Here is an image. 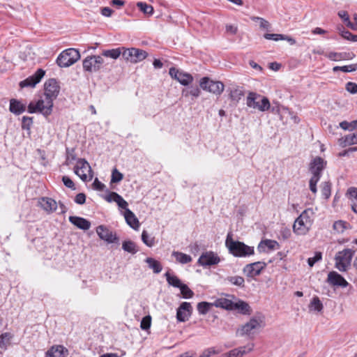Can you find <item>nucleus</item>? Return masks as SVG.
Returning <instances> with one entry per match:
<instances>
[{
    "label": "nucleus",
    "mask_w": 357,
    "mask_h": 357,
    "mask_svg": "<svg viewBox=\"0 0 357 357\" xmlns=\"http://www.w3.org/2000/svg\"><path fill=\"white\" fill-rule=\"evenodd\" d=\"M44 98L36 102L31 101L27 107L29 113H40L45 116H50L52 112L53 102L57 98L60 86L55 79L47 80L44 84Z\"/></svg>",
    "instance_id": "obj_1"
},
{
    "label": "nucleus",
    "mask_w": 357,
    "mask_h": 357,
    "mask_svg": "<svg viewBox=\"0 0 357 357\" xmlns=\"http://www.w3.org/2000/svg\"><path fill=\"white\" fill-rule=\"evenodd\" d=\"M225 245L229 253L236 257H245L254 255V248L245 245L243 242L234 241L232 234L229 233L225 241Z\"/></svg>",
    "instance_id": "obj_2"
},
{
    "label": "nucleus",
    "mask_w": 357,
    "mask_h": 357,
    "mask_svg": "<svg viewBox=\"0 0 357 357\" xmlns=\"http://www.w3.org/2000/svg\"><path fill=\"white\" fill-rule=\"evenodd\" d=\"M327 162L319 156L312 160L310 163L309 169L312 174L310 180V189L313 193L317 192V184L319 182L322 171L326 168Z\"/></svg>",
    "instance_id": "obj_3"
},
{
    "label": "nucleus",
    "mask_w": 357,
    "mask_h": 357,
    "mask_svg": "<svg viewBox=\"0 0 357 357\" xmlns=\"http://www.w3.org/2000/svg\"><path fill=\"white\" fill-rule=\"evenodd\" d=\"M314 212L311 208L304 210L296 219L293 225V231L297 235H305L310 230L312 224Z\"/></svg>",
    "instance_id": "obj_4"
},
{
    "label": "nucleus",
    "mask_w": 357,
    "mask_h": 357,
    "mask_svg": "<svg viewBox=\"0 0 357 357\" xmlns=\"http://www.w3.org/2000/svg\"><path fill=\"white\" fill-rule=\"evenodd\" d=\"M246 105L248 107L266 112L271 107L268 98L261 96L255 92H249L246 98Z\"/></svg>",
    "instance_id": "obj_5"
},
{
    "label": "nucleus",
    "mask_w": 357,
    "mask_h": 357,
    "mask_svg": "<svg viewBox=\"0 0 357 357\" xmlns=\"http://www.w3.org/2000/svg\"><path fill=\"white\" fill-rule=\"evenodd\" d=\"M80 58L79 52L74 49L69 48L63 51L56 59V63L61 68H67L75 62Z\"/></svg>",
    "instance_id": "obj_6"
},
{
    "label": "nucleus",
    "mask_w": 357,
    "mask_h": 357,
    "mask_svg": "<svg viewBox=\"0 0 357 357\" xmlns=\"http://www.w3.org/2000/svg\"><path fill=\"white\" fill-rule=\"evenodd\" d=\"M74 172L83 181H91L93 176L89 163L84 158L77 160V164L74 167Z\"/></svg>",
    "instance_id": "obj_7"
},
{
    "label": "nucleus",
    "mask_w": 357,
    "mask_h": 357,
    "mask_svg": "<svg viewBox=\"0 0 357 357\" xmlns=\"http://www.w3.org/2000/svg\"><path fill=\"white\" fill-rule=\"evenodd\" d=\"M122 50H123L122 52L123 58L126 61H129L132 63L140 62L142 60L145 59L148 56V53L146 51L141 49H137L135 47H123Z\"/></svg>",
    "instance_id": "obj_8"
},
{
    "label": "nucleus",
    "mask_w": 357,
    "mask_h": 357,
    "mask_svg": "<svg viewBox=\"0 0 357 357\" xmlns=\"http://www.w3.org/2000/svg\"><path fill=\"white\" fill-rule=\"evenodd\" d=\"M264 317H254L250 320L245 324L242 327L237 331V334L239 335H250L253 333L255 330L260 329L264 326Z\"/></svg>",
    "instance_id": "obj_9"
},
{
    "label": "nucleus",
    "mask_w": 357,
    "mask_h": 357,
    "mask_svg": "<svg viewBox=\"0 0 357 357\" xmlns=\"http://www.w3.org/2000/svg\"><path fill=\"white\" fill-rule=\"evenodd\" d=\"M199 85L202 89L217 96L222 94L225 89V85L222 82L214 81L207 77L201 79Z\"/></svg>",
    "instance_id": "obj_10"
},
{
    "label": "nucleus",
    "mask_w": 357,
    "mask_h": 357,
    "mask_svg": "<svg viewBox=\"0 0 357 357\" xmlns=\"http://www.w3.org/2000/svg\"><path fill=\"white\" fill-rule=\"evenodd\" d=\"M354 252L351 249H344L335 256V267L340 271H345L350 265Z\"/></svg>",
    "instance_id": "obj_11"
},
{
    "label": "nucleus",
    "mask_w": 357,
    "mask_h": 357,
    "mask_svg": "<svg viewBox=\"0 0 357 357\" xmlns=\"http://www.w3.org/2000/svg\"><path fill=\"white\" fill-rule=\"evenodd\" d=\"M104 60L101 56H87L83 61V68L89 72L97 71L100 68Z\"/></svg>",
    "instance_id": "obj_12"
},
{
    "label": "nucleus",
    "mask_w": 357,
    "mask_h": 357,
    "mask_svg": "<svg viewBox=\"0 0 357 357\" xmlns=\"http://www.w3.org/2000/svg\"><path fill=\"white\" fill-rule=\"evenodd\" d=\"M169 73L172 78L183 86H188L193 81V77L190 74L184 73L175 68H171Z\"/></svg>",
    "instance_id": "obj_13"
},
{
    "label": "nucleus",
    "mask_w": 357,
    "mask_h": 357,
    "mask_svg": "<svg viewBox=\"0 0 357 357\" xmlns=\"http://www.w3.org/2000/svg\"><path fill=\"white\" fill-rule=\"evenodd\" d=\"M220 261L218 255L212 252H205L202 254L198 259V264L202 266H210L218 264Z\"/></svg>",
    "instance_id": "obj_14"
},
{
    "label": "nucleus",
    "mask_w": 357,
    "mask_h": 357,
    "mask_svg": "<svg viewBox=\"0 0 357 357\" xmlns=\"http://www.w3.org/2000/svg\"><path fill=\"white\" fill-rule=\"evenodd\" d=\"M266 266V264L265 262L257 261L247 264L243 268V272L248 277L254 278L259 275Z\"/></svg>",
    "instance_id": "obj_15"
},
{
    "label": "nucleus",
    "mask_w": 357,
    "mask_h": 357,
    "mask_svg": "<svg viewBox=\"0 0 357 357\" xmlns=\"http://www.w3.org/2000/svg\"><path fill=\"white\" fill-rule=\"evenodd\" d=\"M192 312V307L190 303L183 302L176 312V319L178 321L185 322L190 317Z\"/></svg>",
    "instance_id": "obj_16"
},
{
    "label": "nucleus",
    "mask_w": 357,
    "mask_h": 357,
    "mask_svg": "<svg viewBox=\"0 0 357 357\" xmlns=\"http://www.w3.org/2000/svg\"><path fill=\"white\" fill-rule=\"evenodd\" d=\"M227 91L228 92L229 100L234 105H236L245 96L243 87L238 85L231 86L227 89Z\"/></svg>",
    "instance_id": "obj_17"
},
{
    "label": "nucleus",
    "mask_w": 357,
    "mask_h": 357,
    "mask_svg": "<svg viewBox=\"0 0 357 357\" xmlns=\"http://www.w3.org/2000/svg\"><path fill=\"white\" fill-rule=\"evenodd\" d=\"M45 71L43 69H38L36 72L31 76L29 77L26 79L20 82V86L21 88L27 86H35L38 83L40 82L41 79L45 75Z\"/></svg>",
    "instance_id": "obj_18"
},
{
    "label": "nucleus",
    "mask_w": 357,
    "mask_h": 357,
    "mask_svg": "<svg viewBox=\"0 0 357 357\" xmlns=\"http://www.w3.org/2000/svg\"><path fill=\"white\" fill-rule=\"evenodd\" d=\"M96 233L99 238L108 243L115 242L118 238L107 227L100 225L96 228Z\"/></svg>",
    "instance_id": "obj_19"
},
{
    "label": "nucleus",
    "mask_w": 357,
    "mask_h": 357,
    "mask_svg": "<svg viewBox=\"0 0 357 357\" xmlns=\"http://www.w3.org/2000/svg\"><path fill=\"white\" fill-rule=\"evenodd\" d=\"M327 281L333 286H339L341 287H346L349 284L346 280L335 271H332L328 273Z\"/></svg>",
    "instance_id": "obj_20"
},
{
    "label": "nucleus",
    "mask_w": 357,
    "mask_h": 357,
    "mask_svg": "<svg viewBox=\"0 0 357 357\" xmlns=\"http://www.w3.org/2000/svg\"><path fill=\"white\" fill-rule=\"evenodd\" d=\"M325 56L331 61H342V60H351L355 57V54L353 52H330L326 53Z\"/></svg>",
    "instance_id": "obj_21"
},
{
    "label": "nucleus",
    "mask_w": 357,
    "mask_h": 357,
    "mask_svg": "<svg viewBox=\"0 0 357 357\" xmlns=\"http://www.w3.org/2000/svg\"><path fill=\"white\" fill-rule=\"evenodd\" d=\"M279 248L280 245L276 241L266 239L260 242L257 249L260 252H265L279 249Z\"/></svg>",
    "instance_id": "obj_22"
},
{
    "label": "nucleus",
    "mask_w": 357,
    "mask_h": 357,
    "mask_svg": "<svg viewBox=\"0 0 357 357\" xmlns=\"http://www.w3.org/2000/svg\"><path fill=\"white\" fill-rule=\"evenodd\" d=\"M68 349L62 345L52 346L46 353V357H66Z\"/></svg>",
    "instance_id": "obj_23"
},
{
    "label": "nucleus",
    "mask_w": 357,
    "mask_h": 357,
    "mask_svg": "<svg viewBox=\"0 0 357 357\" xmlns=\"http://www.w3.org/2000/svg\"><path fill=\"white\" fill-rule=\"evenodd\" d=\"M69 221L79 229L87 230L91 227V222L85 218L77 216H70Z\"/></svg>",
    "instance_id": "obj_24"
},
{
    "label": "nucleus",
    "mask_w": 357,
    "mask_h": 357,
    "mask_svg": "<svg viewBox=\"0 0 357 357\" xmlns=\"http://www.w3.org/2000/svg\"><path fill=\"white\" fill-rule=\"evenodd\" d=\"M9 110L10 112L19 115L26 110V105L16 99L10 100Z\"/></svg>",
    "instance_id": "obj_25"
},
{
    "label": "nucleus",
    "mask_w": 357,
    "mask_h": 357,
    "mask_svg": "<svg viewBox=\"0 0 357 357\" xmlns=\"http://www.w3.org/2000/svg\"><path fill=\"white\" fill-rule=\"evenodd\" d=\"M39 203L40 206L47 212L55 211L57 208V203L52 198L43 197Z\"/></svg>",
    "instance_id": "obj_26"
},
{
    "label": "nucleus",
    "mask_w": 357,
    "mask_h": 357,
    "mask_svg": "<svg viewBox=\"0 0 357 357\" xmlns=\"http://www.w3.org/2000/svg\"><path fill=\"white\" fill-rule=\"evenodd\" d=\"M252 350V347H240L225 354V357H243L245 354Z\"/></svg>",
    "instance_id": "obj_27"
},
{
    "label": "nucleus",
    "mask_w": 357,
    "mask_h": 357,
    "mask_svg": "<svg viewBox=\"0 0 357 357\" xmlns=\"http://www.w3.org/2000/svg\"><path fill=\"white\" fill-rule=\"evenodd\" d=\"M127 224L132 229L137 230L139 227V222L135 215L130 210L126 209L124 213Z\"/></svg>",
    "instance_id": "obj_28"
},
{
    "label": "nucleus",
    "mask_w": 357,
    "mask_h": 357,
    "mask_svg": "<svg viewBox=\"0 0 357 357\" xmlns=\"http://www.w3.org/2000/svg\"><path fill=\"white\" fill-rule=\"evenodd\" d=\"M338 144L341 147L357 144V132L351 135H347L344 137L340 138L338 139Z\"/></svg>",
    "instance_id": "obj_29"
},
{
    "label": "nucleus",
    "mask_w": 357,
    "mask_h": 357,
    "mask_svg": "<svg viewBox=\"0 0 357 357\" xmlns=\"http://www.w3.org/2000/svg\"><path fill=\"white\" fill-rule=\"evenodd\" d=\"M213 306L225 310H234V302L227 298H219L213 303Z\"/></svg>",
    "instance_id": "obj_30"
},
{
    "label": "nucleus",
    "mask_w": 357,
    "mask_h": 357,
    "mask_svg": "<svg viewBox=\"0 0 357 357\" xmlns=\"http://www.w3.org/2000/svg\"><path fill=\"white\" fill-rule=\"evenodd\" d=\"M234 309L238 310L241 314H250L251 313L250 306L248 303L243 301L234 303Z\"/></svg>",
    "instance_id": "obj_31"
},
{
    "label": "nucleus",
    "mask_w": 357,
    "mask_h": 357,
    "mask_svg": "<svg viewBox=\"0 0 357 357\" xmlns=\"http://www.w3.org/2000/svg\"><path fill=\"white\" fill-rule=\"evenodd\" d=\"M172 256L175 257L177 262L182 264L190 263L192 261V257L190 255L181 252L174 251Z\"/></svg>",
    "instance_id": "obj_32"
},
{
    "label": "nucleus",
    "mask_w": 357,
    "mask_h": 357,
    "mask_svg": "<svg viewBox=\"0 0 357 357\" xmlns=\"http://www.w3.org/2000/svg\"><path fill=\"white\" fill-rule=\"evenodd\" d=\"M145 261L148 264L149 267L153 270V273H159L161 272L162 266L158 261L151 257H147Z\"/></svg>",
    "instance_id": "obj_33"
},
{
    "label": "nucleus",
    "mask_w": 357,
    "mask_h": 357,
    "mask_svg": "<svg viewBox=\"0 0 357 357\" xmlns=\"http://www.w3.org/2000/svg\"><path fill=\"white\" fill-rule=\"evenodd\" d=\"M165 275L166 277L167 282L169 285L174 287L180 288L183 284L177 276L172 275L169 271H167Z\"/></svg>",
    "instance_id": "obj_34"
},
{
    "label": "nucleus",
    "mask_w": 357,
    "mask_h": 357,
    "mask_svg": "<svg viewBox=\"0 0 357 357\" xmlns=\"http://www.w3.org/2000/svg\"><path fill=\"white\" fill-rule=\"evenodd\" d=\"M333 230L338 234L343 233L346 229L350 228V225L344 220H337L333 223Z\"/></svg>",
    "instance_id": "obj_35"
},
{
    "label": "nucleus",
    "mask_w": 357,
    "mask_h": 357,
    "mask_svg": "<svg viewBox=\"0 0 357 357\" xmlns=\"http://www.w3.org/2000/svg\"><path fill=\"white\" fill-rule=\"evenodd\" d=\"M136 6L142 13H144L146 15H152L153 14V7L151 5L147 4L145 2H137Z\"/></svg>",
    "instance_id": "obj_36"
},
{
    "label": "nucleus",
    "mask_w": 357,
    "mask_h": 357,
    "mask_svg": "<svg viewBox=\"0 0 357 357\" xmlns=\"http://www.w3.org/2000/svg\"><path fill=\"white\" fill-rule=\"evenodd\" d=\"M121 48H116L112 50H107L102 52V56L105 57H109L113 59H116L119 57V56L122 54Z\"/></svg>",
    "instance_id": "obj_37"
},
{
    "label": "nucleus",
    "mask_w": 357,
    "mask_h": 357,
    "mask_svg": "<svg viewBox=\"0 0 357 357\" xmlns=\"http://www.w3.org/2000/svg\"><path fill=\"white\" fill-rule=\"evenodd\" d=\"M321 192L323 197L328 199L331 195V183L330 181H325L321 183Z\"/></svg>",
    "instance_id": "obj_38"
},
{
    "label": "nucleus",
    "mask_w": 357,
    "mask_h": 357,
    "mask_svg": "<svg viewBox=\"0 0 357 357\" xmlns=\"http://www.w3.org/2000/svg\"><path fill=\"white\" fill-rule=\"evenodd\" d=\"M122 248L124 251L131 254H135L137 252L136 244L131 241H123Z\"/></svg>",
    "instance_id": "obj_39"
},
{
    "label": "nucleus",
    "mask_w": 357,
    "mask_h": 357,
    "mask_svg": "<svg viewBox=\"0 0 357 357\" xmlns=\"http://www.w3.org/2000/svg\"><path fill=\"white\" fill-rule=\"evenodd\" d=\"M310 310H314L317 312H321L323 310V304L321 302L320 299L315 296L311 301L309 305Z\"/></svg>",
    "instance_id": "obj_40"
},
{
    "label": "nucleus",
    "mask_w": 357,
    "mask_h": 357,
    "mask_svg": "<svg viewBox=\"0 0 357 357\" xmlns=\"http://www.w3.org/2000/svg\"><path fill=\"white\" fill-rule=\"evenodd\" d=\"M211 306H213V303L202 301L197 304V307L200 314H206L210 310Z\"/></svg>",
    "instance_id": "obj_41"
},
{
    "label": "nucleus",
    "mask_w": 357,
    "mask_h": 357,
    "mask_svg": "<svg viewBox=\"0 0 357 357\" xmlns=\"http://www.w3.org/2000/svg\"><path fill=\"white\" fill-rule=\"evenodd\" d=\"M339 126L342 129L344 130L352 131L354 130H357V120H354L351 122L343 121L340 123Z\"/></svg>",
    "instance_id": "obj_42"
},
{
    "label": "nucleus",
    "mask_w": 357,
    "mask_h": 357,
    "mask_svg": "<svg viewBox=\"0 0 357 357\" xmlns=\"http://www.w3.org/2000/svg\"><path fill=\"white\" fill-rule=\"evenodd\" d=\"M357 70V63L351 64L348 66H335L333 68V72H337L339 70L342 71L344 73H350L354 72Z\"/></svg>",
    "instance_id": "obj_43"
},
{
    "label": "nucleus",
    "mask_w": 357,
    "mask_h": 357,
    "mask_svg": "<svg viewBox=\"0 0 357 357\" xmlns=\"http://www.w3.org/2000/svg\"><path fill=\"white\" fill-rule=\"evenodd\" d=\"M142 241L145 245L150 248L155 245V238L150 236L145 230L142 231Z\"/></svg>",
    "instance_id": "obj_44"
},
{
    "label": "nucleus",
    "mask_w": 357,
    "mask_h": 357,
    "mask_svg": "<svg viewBox=\"0 0 357 357\" xmlns=\"http://www.w3.org/2000/svg\"><path fill=\"white\" fill-rule=\"evenodd\" d=\"M226 280L234 285L244 287L245 280L241 276H230L227 277Z\"/></svg>",
    "instance_id": "obj_45"
},
{
    "label": "nucleus",
    "mask_w": 357,
    "mask_h": 357,
    "mask_svg": "<svg viewBox=\"0 0 357 357\" xmlns=\"http://www.w3.org/2000/svg\"><path fill=\"white\" fill-rule=\"evenodd\" d=\"M200 94V90L198 87H191L190 89H185L182 91V95L184 96H192L197 98Z\"/></svg>",
    "instance_id": "obj_46"
},
{
    "label": "nucleus",
    "mask_w": 357,
    "mask_h": 357,
    "mask_svg": "<svg viewBox=\"0 0 357 357\" xmlns=\"http://www.w3.org/2000/svg\"><path fill=\"white\" fill-rule=\"evenodd\" d=\"M179 289L184 298H190L194 296V292L185 284H183Z\"/></svg>",
    "instance_id": "obj_47"
},
{
    "label": "nucleus",
    "mask_w": 357,
    "mask_h": 357,
    "mask_svg": "<svg viewBox=\"0 0 357 357\" xmlns=\"http://www.w3.org/2000/svg\"><path fill=\"white\" fill-rule=\"evenodd\" d=\"M66 154H67V156H66V162H65V164L66 165H70V164H72L73 162V161L77 160L76 155L75 154V151L73 149H67Z\"/></svg>",
    "instance_id": "obj_48"
},
{
    "label": "nucleus",
    "mask_w": 357,
    "mask_h": 357,
    "mask_svg": "<svg viewBox=\"0 0 357 357\" xmlns=\"http://www.w3.org/2000/svg\"><path fill=\"white\" fill-rule=\"evenodd\" d=\"M151 325V317L150 315L145 316L141 321L140 327L142 330L146 331Z\"/></svg>",
    "instance_id": "obj_49"
},
{
    "label": "nucleus",
    "mask_w": 357,
    "mask_h": 357,
    "mask_svg": "<svg viewBox=\"0 0 357 357\" xmlns=\"http://www.w3.org/2000/svg\"><path fill=\"white\" fill-rule=\"evenodd\" d=\"M33 123V117L23 116L22 119V128L29 130Z\"/></svg>",
    "instance_id": "obj_50"
},
{
    "label": "nucleus",
    "mask_w": 357,
    "mask_h": 357,
    "mask_svg": "<svg viewBox=\"0 0 357 357\" xmlns=\"http://www.w3.org/2000/svg\"><path fill=\"white\" fill-rule=\"evenodd\" d=\"M123 174L119 172L116 169H114L112 171V178H111L112 183H119L123 179Z\"/></svg>",
    "instance_id": "obj_51"
},
{
    "label": "nucleus",
    "mask_w": 357,
    "mask_h": 357,
    "mask_svg": "<svg viewBox=\"0 0 357 357\" xmlns=\"http://www.w3.org/2000/svg\"><path fill=\"white\" fill-rule=\"evenodd\" d=\"M322 258V255H321V252H317L314 255V256L313 257H310L308 259H307V263H308V265L310 266V267H312L314 266V264L320 261Z\"/></svg>",
    "instance_id": "obj_52"
},
{
    "label": "nucleus",
    "mask_w": 357,
    "mask_h": 357,
    "mask_svg": "<svg viewBox=\"0 0 357 357\" xmlns=\"http://www.w3.org/2000/svg\"><path fill=\"white\" fill-rule=\"evenodd\" d=\"M251 19H252V20L255 21V22L259 21L260 22V27L261 29H268L270 24H269V22L268 21H266V20H264L261 17H252Z\"/></svg>",
    "instance_id": "obj_53"
},
{
    "label": "nucleus",
    "mask_w": 357,
    "mask_h": 357,
    "mask_svg": "<svg viewBox=\"0 0 357 357\" xmlns=\"http://www.w3.org/2000/svg\"><path fill=\"white\" fill-rule=\"evenodd\" d=\"M264 37L267 40H280L284 38L283 34L279 33H265Z\"/></svg>",
    "instance_id": "obj_54"
},
{
    "label": "nucleus",
    "mask_w": 357,
    "mask_h": 357,
    "mask_svg": "<svg viewBox=\"0 0 357 357\" xmlns=\"http://www.w3.org/2000/svg\"><path fill=\"white\" fill-rule=\"evenodd\" d=\"M345 89L348 92H349L351 94L357 93V84L356 83H354L352 82H349L346 84Z\"/></svg>",
    "instance_id": "obj_55"
},
{
    "label": "nucleus",
    "mask_w": 357,
    "mask_h": 357,
    "mask_svg": "<svg viewBox=\"0 0 357 357\" xmlns=\"http://www.w3.org/2000/svg\"><path fill=\"white\" fill-rule=\"evenodd\" d=\"M114 202L118 204V206L120 208H123L125 210L128 209V203L123 199V197L121 195L116 196V199H114Z\"/></svg>",
    "instance_id": "obj_56"
},
{
    "label": "nucleus",
    "mask_w": 357,
    "mask_h": 357,
    "mask_svg": "<svg viewBox=\"0 0 357 357\" xmlns=\"http://www.w3.org/2000/svg\"><path fill=\"white\" fill-rule=\"evenodd\" d=\"M218 354V351H215L214 348H208L205 349L199 357H211L213 354Z\"/></svg>",
    "instance_id": "obj_57"
},
{
    "label": "nucleus",
    "mask_w": 357,
    "mask_h": 357,
    "mask_svg": "<svg viewBox=\"0 0 357 357\" xmlns=\"http://www.w3.org/2000/svg\"><path fill=\"white\" fill-rule=\"evenodd\" d=\"M62 181L63 182V184L67 188H69L71 189H75V184H74L73 181L68 176H63Z\"/></svg>",
    "instance_id": "obj_58"
},
{
    "label": "nucleus",
    "mask_w": 357,
    "mask_h": 357,
    "mask_svg": "<svg viewBox=\"0 0 357 357\" xmlns=\"http://www.w3.org/2000/svg\"><path fill=\"white\" fill-rule=\"evenodd\" d=\"M86 201V195L84 193H79L75 196V202L78 204H83Z\"/></svg>",
    "instance_id": "obj_59"
},
{
    "label": "nucleus",
    "mask_w": 357,
    "mask_h": 357,
    "mask_svg": "<svg viewBox=\"0 0 357 357\" xmlns=\"http://www.w3.org/2000/svg\"><path fill=\"white\" fill-rule=\"evenodd\" d=\"M225 29L227 33L232 35H235L238 31V27L233 24H227Z\"/></svg>",
    "instance_id": "obj_60"
},
{
    "label": "nucleus",
    "mask_w": 357,
    "mask_h": 357,
    "mask_svg": "<svg viewBox=\"0 0 357 357\" xmlns=\"http://www.w3.org/2000/svg\"><path fill=\"white\" fill-rule=\"evenodd\" d=\"M347 194L349 195L351 199H357V188H350L347 190Z\"/></svg>",
    "instance_id": "obj_61"
},
{
    "label": "nucleus",
    "mask_w": 357,
    "mask_h": 357,
    "mask_svg": "<svg viewBox=\"0 0 357 357\" xmlns=\"http://www.w3.org/2000/svg\"><path fill=\"white\" fill-rule=\"evenodd\" d=\"M93 185L94 188L98 190H103L105 188V185L102 183L100 181H99V180L97 178L94 180Z\"/></svg>",
    "instance_id": "obj_62"
},
{
    "label": "nucleus",
    "mask_w": 357,
    "mask_h": 357,
    "mask_svg": "<svg viewBox=\"0 0 357 357\" xmlns=\"http://www.w3.org/2000/svg\"><path fill=\"white\" fill-rule=\"evenodd\" d=\"M101 14L105 17H110L113 13V10L109 7H104L101 8Z\"/></svg>",
    "instance_id": "obj_63"
},
{
    "label": "nucleus",
    "mask_w": 357,
    "mask_h": 357,
    "mask_svg": "<svg viewBox=\"0 0 357 357\" xmlns=\"http://www.w3.org/2000/svg\"><path fill=\"white\" fill-rule=\"evenodd\" d=\"M353 20L354 22H349V23H347V25L353 30H357V14H355L354 15Z\"/></svg>",
    "instance_id": "obj_64"
}]
</instances>
